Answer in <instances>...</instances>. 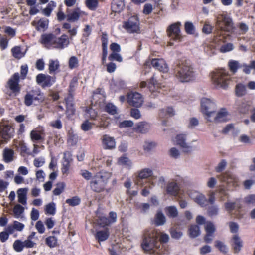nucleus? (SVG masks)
Returning <instances> with one entry per match:
<instances>
[{"label": "nucleus", "instance_id": "nucleus-1", "mask_svg": "<svg viewBox=\"0 0 255 255\" xmlns=\"http://www.w3.org/2000/svg\"><path fill=\"white\" fill-rule=\"evenodd\" d=\"M175 78L181 82H188L193 80L196 73L192 66L186 61H179L174 68Z\"/></svg>", "mask_w": 255, "mask_h": 255}, {"label": "nucleus", "instance_id": "nucleus-2", "mask_svg": "<svg viewBox=\"0 0 255 255\" xmlns=\"http://www.w3.org/2000/svg\"><path fill=\"white\" fill-rule=\"evenodd\" d=\"M111 175V173L104 171L97 173L90 182L91 189L98 193L104 191Z\"/></svg>", "mask_w": 255, "mask_h": 255}, {"label": "nucleus", "instance_id": "nucleus-3", "mask_svg": "<svg viewBox=\"0 0 255 255\" xmlns=\"http://www.w3.org/2000/svg\"><path fill=\"white\" fill-rule=\"evenodd\" d=\"M213 84L217 88L226 89L230 81V76L224 69L217 70L211 73Z\"/></svg>", "mask_w": 255, "mask_h": 255}, {"label": "nucleus", "instance_id": "nucleus-4", "mask_svg": "<svg viewBox=\"0 0 255 255\" xmlns=\"http://www.w3.org/2000/svg\"><path fill=\"white\" fill-rule=\"evenodd\" d=\"M216 26L219 29L217 36H220L223 31L230 32L233 29L232 19L227 15L220 14L216 16Z\"/></svg>", "mask_w": 255, "mask_h": 255}, {"label": "nucleus", "instance_id": "nucleus-5", "mask_svg": "<svg viewBox=\"0 0 255 255\" xmlns=\"http://www.w3.org/2000/svg\"><path fill=\"white\" fill-rule=\"evenodd\" d=\"M157 238L158 232L157 231H152L145 233L144 238L141 244L143 250L145 252L150 254H153L154 252L153 251L154 248L157 247Z\"/></svg>", "mask_w": 255, "mask_h": 255}, {"label": "nucleus", "instance_id": "nucleus-6", "mask_svg": "<svg viewBox=\"0 0 255 255\" xmlns=\"http://www.w3.org/2000/svg\"><path fill=\"white\" fill-rule=\"evenodd\" d=\"M181 26L180 22H176L168 26L166 29V33L171 40L179 42L182 41L183 37L181 34Z\"/></svg>", "mask_w": 255, "mask_h": 255}, {"label": "nucleus", "instance_id": "nucleus-7", "mask_svg": "<svg viewBox=\"0 0 255 255\" xmlns=\"http://www.w3.org/2000/svg\"><path fill=\"white\" fill-rule=\"evenodd\" d=\"M173 141L174 144L178 145L184 152H191L194 149L191 143L187 142V135L186 134L177 135Z\"/></svg>", "mask_w": 255, "mask_h": 255}, {"label": "nucleus", "instance_id": "nucleus-8", "mask_svg": "<svg viewBox=\"0 0 255 255\" xmlns=\"http://www.w3.org/2000/svg\"><path fill=\"white\" fill-rule=\"evenodd\" d=\"M215 103L211 99L203 98L201 100V110L204 114L205 119L207 121L208 115L213 114L216 109Z\"/></svg>", "mask_w": 255, "mask_h": 255}, {"label": "nucleus", "instance_id": "nucleus-9", "mask_svg": "<svg viewBox=\"0 0 255 255\" xmlns=\"http://www.w3.org/2000/svg\"><path fill=\"white\" fill-rule=\"evenodd\" d=\"M229 120V115L227 110L222 108L217 113L215 111L211 116L208 115L207 121L211 123H218L227 121Z\"/></svg>", "mask_w": 255, "mask_h": 255}, {"label": "nucleus", "instance_id": "nucleus-10", "mask_svg": "<svg viewBox=\"0 0 255 255\" xmlns=\"http://www.w3.org/2000/svg\"><path fill=\"white\" fill-rule=\"evenodd\" d=\"M153 174V170L149 168H144L138 171L134 179L135 184L142 187L144 185L143 179H149Z\"/></svg>", "mask_w": 255, "mask_h": 255}, {"label": "nucleus", "instance_id": "nucleus-11", "mask_svg": "<svg viewBox=\"0 0 255 255\" xmlns=\"http://www.w3.org/2000/svg\"><path fill=\"white\" fill-rule=\"evenodd\" d=\"M44 97L39 89L32 90L27 93L24 97V103L27 106H31L34 101L42 102Z\"/></svg>", "mask_w": 255, "mask_h": 255}, {"label": "nucleus", "instance_id": "nucleus-12", "mask_svg": "<svg viewBox=\"0 0 255 255\" xmlns=\"http://www.w3.org/2000/svg\"><path fill=\"white\" fill-rule=\"evenodd\" d=\"M123 27L129 33H137L139 30V22L136 16L130 17L123 23Z\"/></svg>", "mask_w": 255, "mask_h": 255}, {"label": "nucleus", "instance_id": "nucleus-13", "mask_svg": "<svg viewBox=\"0 0 255 255\" xmlns=\"http://www.w3.org/2000/svg\"><path fill=\"white\" fill-rule=\"evenodd\" d=\"M14 128L9 125H4L0 128V142H7L14 134Z\"/></svg>", "mask_w": 255, "mask_h": 255}, {"label": "nucleus", "instance_id": "nucleus-14", "mask_svg": "<svg viewBox=\"0 0 255 255\" xmlns=\"http://www.w3.org/2000/svg\"><path fill=\"white\" fill-rule=\"evenodd\" d=\"M221 181L225 182L227 184L233 186H238L239 184V179L238 177L230 172H226L218 176Z\"/></svg>", "mask_w": 255, "mask_h": 255}, {"label": "nucleus", "instance_id": "nucleus-15", "mask_svg": "<svg viewBox=\"0 0 255 255\" xmlns=\"http://www.w3.org/2000/svg\"><path fill=\"white\" fill-rule=\"evenodd\" d=\"M36 81L43 87H50L55 83V77L40 73L36 76Z\"/></svg>", "mask_w": 255, "mask_h": 255}, {"label": "nucleus", "instance_id": "nucleus-16", "mask_svg": "<svg viewBox=\"0 0 255 255\" xmlns=\"http://www.w3.org/2000/svg\"><path fill=\"white\" fill-rule=\"evenodd\" d=\"M19 75L18 73H15L8 80L7 85L8 88L15 96L19 93L20 87L19 84Z\"/></svg>", "mask_w": 255, "mask_h": 255}, {"label": "nucleus", "instance_id": "nucleus-17", "mask_svg": "<svg viewBox=\"0 0 255 255\" xmlns=\"http://www.w3.org/2000/svg\"><path fill=\"white\" fill-rule=\"evenodd\" d=\"M127 100L129 105L136 107H140L143 103V99L141 95L137 92L129 93Z\"/></svg>", "mask_w": 255, "mask_h": 255}, {"label": "nucleus", "instance_id": "nucleus-18", "mask_svg": "<svg viewBox=\"0 0 255 255\" xmlns=\"http://www.w3.org/2000/svg\"><path fill=\"white\" fill-rule=\"evenodd\" d=\"M187 194L189 197L201 206L206 205L207 199L205 195L196 190H189Z\"/></svg>", "mask_w": 255, "mask_h": 255}, {"label": "nucleus", "instance_id": "nucleus-19", "mask_svg": "<svg viewBox=\"0 0 255 255\" xmlns=\"http://www.w3.org/2000/svg\"><path fill=\"white\" fill-rule=\"evenodd\" d=\"M180 188L178 183L175 181H169L166 187V193L173 196H178L179 198H182L180 195Z\"/></svg>", "mask_w": 255, "mask_h": 255}, {"label": "nucleus", "instance_id": "nucleus-20", "mask_svg": "<svg viewBox=\"0 0 255 255\" xmlns=\"http://www.w3.org/2000/svg\"><path fill=\"white\" fill-rule=\"evenodd\" d=\"M69 38L68 36L66 34H63L59 38H56L55 37L53 48L63 49L67 47L69 44Z\"/></svg>", "mask_w": 255, "mask_h": 255}, {"label": "nucleus", "instance_id": "nucleus-21", "mask_svg": "<svg viewBox=\"0 0 255 255\" xmlns=\"http://www.w3.org/2000/svg\"><path fill=\"white\" fill-rule=\"evenodd\" d=\"M31 24L38 31H45L48 27L49 20L47 19L42 18L39 19H35L33 20Z\"/></svg>", "mask_w": 255, "mask_h": 255}, {"label": "nucleus", "instance_id": "nucleus-22", "mask_svg": "<svg viewBox=\"0 0 255 255\" xmlns=\"http://www.w3.org/2000/svg\"><path fill=\"white\" fill-rule=\"evenodd\" d=\"M151 64L153 67L163 73H166L169 70L167 63L163 59H153Z\"/></svg>", "mask_w": 255, "mask_h": 255}, {"label": "nucleus", "instance_id": "nucleus-23", "mask_svg": "<svg viewBox=\"0 0 255 255\" xmlns=\"http://www.w3.org/2000/svg\"><path fill=\"white\" fill-rule=\"evenodd\" d=\"M30 137L32 142L43 141L44 139L45 132L43 128H36L30 133Z\"/></svg>", "mask_w": 255, "mask_h": 255}, {"label": "nucleus", "instance_id": "nucleus-24", "mask_svg": "<svg viewBox=\"0 0 255 255\" xmlns=\"http://www.w3.org/2000/svg\"><path fill=\"white\" fill-rule=\"evenodd\" d=\"M55 36L52 34H44L41 35L40 43L47 48H53Z\"/></svg>", "mask_w": 255, "mask_h": 255}, {"label": "nucleus", "instance_id": "nucleus-25", "mask_svg": "<svg viewBox=\"0 0 255 255\" xmlns=\"http://www.w3.org/2000/svg\"><path fill=\"white\" fill-rule=\"evenodd\" d=\"M103 148L106 149H112L116 147V142L114 137L109 135H104L102 137Z\"/></svg>", "mask_w": 255, "mask_h": 255}, {"label": "nucleus", "instance_id": "nucleus-26", "mask_svg": "<svg viewBox=\"0 0 255 255\" xmlns=\"http://www.w3.org/2000/svg\"><path fill=\"white\" fill-rule=\"evenodd\" d=\"M87 13L84 11H81L79 8L75 9L71 13L66 15V18L68 21L75 22L77 21L79 17L84 15H86Z\"/></svg>", "mask_w": 255, "mask_h": 255}, {"label": "nucleus", "instance_id": "nucleus-27", "mask_svg": "<svg viewBox=\"0 0 255 255\" xmlns=\"http://www.w3.org/2000/svg\"><path fill=\"white\" fill-rule=\"evenodd\" d=\"M28 191L27 188H19L17 191L18 201L22 205L27 204V194Z\"/></svg>", "mask_w": 255, "mask_h": 255}, {"label": "nucleus", "instance_id": "nucleus-28", "mask_svg": "<svg viewBox=\"0 0 255 255\" xmlns=\"http://www.w3.org/2000/svg\"><path fill=\"white\" fill-rule=\"evenodd\" d=\"M232 246L235 253H239L243 247V242L238 235H234L232 239Z\"/></svg>", "mask_w": 255, "mask_h": 255}, {"label": "nucleus", "instance_id": "nucleus-29", "mask_svg": "<svg viewBox=\"0 0 255 255\" xmlns=\"http://www.w3.org/2000/svg\"><path fill=\"white\" fill-rule=\"evenodd\" d=\"M49 73L50 74L57 73L60 68L59 61L57 59H51L49 60L48 64Z\"/></svg>", "mask_w": 255, "mask_h": 255}, {"label": "nucleus", "instance_id": "nucleus-30", "mask_svg": "<svg viewBox=\"0 0 255 255\" xmlns=\"http://www.w3.org/2000/svg\"><path fill=\"white\" fill-rule=\"evenodd\" d=\"M124 7V0H113L112 3L111 9L113 12L119 13L123 10Z\"/></svg>", "mask_w": 255, "mask_h": 255}, {"label": "nucleus", "instance_id": "nucleus-31", "mask_svg": "<svg viewBox=\"0 0 255 255\" xmlns=\"http://www.w3.org/2000/svg\"><path fill=\"white\" fill-rule=\"evenodd\" d=\"M14 155V152L11 149L5 148L3 151V160L6 163H9L13 161Z\"/></svg>", "mask_w": 255, "mask_h": 255}, {"label": "nucleus", "instance_id": "nucleus-32", "mask_svg": "<svg viewBox=\"0 0 255 255\" xmlns=\"http://www.w3.org/2000/svg\"><path fill=\"white\" fill-rule=\"evenodd\" d=\"M150 128V125L148 123L142 122L137 124L135 130L141 133H147Z\"/></svg>", "mask_w": 255, "mask_h": 255}, {"label": "nucleus", "instance_id": "nucleus-33", "mask_svg": "<svg viewBox=\"0 0 255 255\" xmlns=\"http://www.w3.org/2000/svg\"><path fill=\"white\" fill-rule=\"evenodd\" d=\"M160 87V84L157 81L155 77L153 75L150 80L148 84V88L150 92H154L158 90Z\"/></svg>", "mask_w": 255, "mask_h": 255}, {"label": "nucleus", "instance_id": "nucleus-34", "mask_svg": "<svg viewBox=\"0 0 255 255\" xmlns=\"http://www.w3.org/2000/svg\"><path fill=\"white\" fill-rule=\"evenodd\" d=\"M118 164L124 166L128 169H131L132 167V161L126 156H122L119 158Z\"/></svg>", "mask_w": 255, "mask_h": 255}, {"label": "nucleus", "instance_id": "nucleus-35", "mask_svg": "<svg viewBox=\"0 0 255 255\" xmlns=\"http://www.w3.org/2000/svg\"><path fill=\"white\" fill-rule=\"evenodd\" d=\"M154 222L157 226H161L165 224L166 222V217L162 212L158 211L156 213Z\"/></svg>", "mask_w": 255, "mask_h": 255}, {"label": "nucleus", "instance_id": "nucleus-36", "mask_svg": "<svg viewBox=\"0 0 255 255\" xmlns=\"http://www.w3.org/2000/svg\"><path fill=\"white\" fill-rule=\"evenodd\" d=\"M109 236V233L107 229L103 231H98L96 235L95 238L98 241L102 242L106 240Z\"/></svg>", "mask_w": 255, "mask_h": 255}, {"label": "nucleus", "instance_id": "nucleus-37", "mask_svg": "<svg viewBox=\"0 0 255 255\" xmlns=\"http://www.w3.org/2000/svg\"><path fill=\"white\" fill-rule=\"evenodd\" d=\"M165 212L168 217L173 218L176 217L178 214V210L174 206L167 207L165 208Z\"/></svg>", "mask_w": 255, "mask_h": 255}, {"label": "nucleus", "instance_id": "nucleus-38", "mask_svg": "<svg viewBox=\"0 0 255 255\" xmlns=\"http://www.w3.org/2000/svg\"><path fill=\"white\" fill-rule=\"evenodd\" d=\"M241 65L238 61L236 60H231L228 62L229 69L233 73H235L237 70L241 68Z\"/></svg>", "mask_w": 255, "mask_h": 255}, {"label": "nucleus", "instance_id": "nucleus-39", "mask_svg": "<svg viewBox=\"0 0 255 255\" xmlns=\"http://www.w3.org/2000/svg\"><path fill=\"white\" fill-rule=\"evenodd\" d=\"M45 212L47 215H54L56 213V204L54 202H51L46 205Z\"/></svg>", "mask_w": 255, "mask_h": 255}, {"label": "nucleus", "instance_id": "nucleus-40", "mask_svg": "<svg viewBox=\"0 0 255 255\" xmlns=\"http://www.w3.org/2000/svg\"><path fill=\"white\" fill-rule=\"evenodd\" d=\"M236 93L239 97L245 95L247 93L245 85L241 83L238 84L236 86Z\"/></svg>", "mask_w": 255, "mask_h": 255}, {"label": "nucleus", "instance_id": "nucleus-41", "mask_svg": "<svg viewBox=\"0 0 255 255\" xmlns=\"http://www.w3.org/2000/svg\"><path fill=\"white\" fill-rule=\"evenodd\" d=\"M189 235L192 238H195L200 235L199 227L197 225H191L189 229Z\"/></svg>", "mask_w": 255, "mask_h": 255}, {"label": "nucleus", "instance_id": "nucleus-42", "mask_svg": "<svg viewBox=\"0 0 255 255\" xmlns=\"http://www.w3.org/2000/svg\"><path fill=\"white\" fill-rule=\"evenodd\" d=\"M105 111L109 114L114 115L117 113L118 108L113 103H108L106 104L105 107Z\"/></svg>", "mask_w": 255, "mask_h": 255}, {"label": "nucleus", "instance_id": "nucleus-43", "mask_svg": "<svg viewBox=\"0 0 255 255\" xmlns=\"http://www.w3.org/2000/svg\"><path fill=\"white\" fill-rule=\"evenodd\" d=\"M65 186V183L63 182L58 183L56 188L53 191V194L56 196L59 195L64 191Z\"/></svg>", "mask_w": 255, "mask_h": 255}, {"label": "nucleus", "instance_id": "nucleus-44", "mask_svg": "<svg viewBox=\"0 0 255 255\" xmlns=\"http://www.w3.org/2000/svg\"><path fill=\"white\" fill-rule=\"evenodd\" d=\"M24 208L20 204H16L14 206L13 212L15 217L18 218L20 217L21 215L23 213Z\"/></svg>", "mask_w": 255, "mask_h": 255}, {"label": "nucleus", "instance_id": "nucleus-45", "mask_svg": "<svg viewBox=\"0 0 255 255\" xmlns=\"http://www.w3.org/2000/svg\"><path fill=\"white\" fill-rule=\"evenodd\" d=\"M86 6L91 10H95L98 7V0H86Z\"/></svg>", "mask_w": 255, "mask_h": 255}, {"label": "nucleus", "instance_id": "nucleus-46", "mask_svg": "<svg viewBox=\"0 0 255 255\" xmlns=\"http://www.w3.org/2000/svg\"><path fill=\"white\" fill-rule=\"evenodd\" d=\"M65 156L66 154H64V161L63 162L61 170L63 174L67 175L69 173L70 162L68 159H66Z\"/></svg>", "mask_w": 255, "mask_h": 255}, {"label": "nucleus", "instance_id": "nucleus-47", "mask_svg": "<svg viewBox=\"0 0 255 255\" xmlns=\"http://www.w3.org/2000/svg\"><path fill=\"white\" fill-rule=\"evenodd\" d=\"M69 67L71 69H73L78 67L79 60L76 56H72L69 60Z\"/></svg>", "mask_w": 255, "mask_h": 255}, {"label": "nucleus", "instance_id": "nucleus-48", "mask_svg": "<svg viewBox=\"0 0 255 255\" xmlns=\"http://www.w3.org/2000/svg\"><path fill=\"white\" fill-rule=\"evenodd\" d=\"M57 243V239L55 236H49L46 239V244L50 248L55 247Z\"/></svg>", "mask_w": 255, "mask_h": 255}, {"label": "nucleus", "instance_id": "nucleus-49", "mask_svg": "<svg viewBox=\"0 0 255 255\" xmlns=\"http://www.w3.org/2000/svg\"><path fill=\"white\" fill-rule=\"evenodd\" d=\"M22 244V243L21 240L19 239L15 240L12 245L13 250L16 252H22L23 250Z\"/></svg>", "mask_w": 255, "mask_h": 255}, {"label": "nucleus", "instance_id": "nucleus-50", "mask_svg": "<svg viewBox=\"0 0 255 255\" xmlns=\"http://www.w3.org/2000/svg\"><path fill=\"white\" fill-rule=\"evenodd\" d=\"M81 202L80 199L78 196H74L70 199H67L66 202L70 206H75L78 205Z\"/></svg>", "mask_w": 255, "mask_h": 255}, {"label": "nucleus", "instance_id": "nucleus-51", "mask_svg": "<svg viewBox=\"0 0 255 255\" xmlns=\"http://www.w3.org/2000/svg\"><path fill=\"white\" fill-rule=\"evenodd\" d=\"M185 30L188 34H193L195 31V27L192 23L186 22L185 23Z\"/></svg>", "mask_w": 255, "mask_h": 255}, {"label": "nucleus", "instance_id": "nucleus-52", "mask_svg": "<svg viewBox=\"0 0 255 255\" xmlns=\"http://www.w3.org/2000/svg\"><path fill=\"white\" fill-rule=\"evenodd\" d=\"M244 202L247 204L255 206V195H247L244 198Z\"/></svg>", "mask_w": 255, "mask_h": 255}, {"label": "nucleus", "instance_id": "nucleus-53", "mask_svg": "<svg viewBox=\"0 0 255 255\" xmlns=\"http://www.w3.org/2000/svg\"><path fill=\"white\" fill-rule=\"evenodd\" d=\"M233 49V44L229 43L221 46L220 48V51L222 53H226L232 51Z\"/></svg>", "mask_w": 255, "mask_h": 255}, {"label": "nucleus", "instance_id": "nucleus-54", "mask_svg": "<svg viewBox=\"0 0 255 255\" xmlns=\"http://www.w3.org/2000/svg\"><path fill=\"white\" fill-rule=\"evenodd\" d=\"M108 59L110 61L116 60L119 62L123 61V58L121 55L118 53V52H112L109 55Z\"/></svg>", "mask_w": 255, "mask_h": 255}, {"label": "nucleus", "instance_id": "nucleus-55", "mask_svg": "<svg viewBox=\"0 0 255 255\" xmlns=\"http://www.w3.org/2000/svg\"><path fill=\"white\" fill-rule=\"evenodd\" d=\"M16 147L22 153H26L27 152L28 148L26 145V144L23 141L18 142L16 144Z\"/></svg>", "mask_w": 255, "mask_h": 255}, {"label": "nucleus", "instance_id": "nucleus-56", "mask_svg": "<svg viewBox=\"0 0 255 255\" xmlns=\"http://www.w3.org/2000/svg\"><path fill=\"white\" fill-rule=\"evenodd\" d=\"M205 228L206 233L213 234L215 231V226L211 222H207L206 223Z\"/></svg>", "mask_w": 255, "mask_h": 255}, {"label": "nucleus", "instance_id": "nucleus-57", "mask_svg": "<svg viewBox=\"0 0 255 255\" xmlns=\"http://www.w3.org/2000/svg\"><path fill=\"white\" fill-rule=\"evenodd\" d=\"M93 124L92 123L90 122L88 120H86L84 122H83L81 125V128L84 131H87L90 130L93 126Z\"/></svg>", "mask_w": 255, "mask_h": 255}, {"label": "nucleus", "instance_id": "nucleus-58", "mask_svg": "<svg viewBox=\"0 0 255 255\" xmlns=\"http://www.w3.org/2000/svg\"><path fill=\"white\" fill-rule=\"evenodd\" d=\"M12 52L14 57L17 58H20L23 57V54L21 51L20 47H15L12 49Z\"/></svg>", "mask_w": 255, "mask_h": 255}, {"label": "nucleus", "instance_id": "nucleus-59", "mask_svg": "<svg viewBox=\"0 0 255 255\" xmlns=\"http://www.w3.org/2000/svg\"><path fill=\"white\" fill-rule=\"evenodd\" d=\"M156 146V144L153 142L147 141L143 145V149L146 151H150Z\"/></svg>", "mask_w": 255, "mask_h": 255}, {"label": "nucleus", "instance_id": "nucleus-60", "mask_svg": "<svg viewBox=\"0 0 255 255\" xmlns=\"http://www.w3.org/2000/svg\"><path fill=\"white\" fill-rule=\"evenodd\" d=\"M78 140V137L76 134H74L72 133H69L68 141L71 145L75 144Z\"/></svg>", "mask_w": 255, "mask_h": 255}, {"label": "nucleus", "instance_id": "nucleus-61", "mask_svg": "<svg viewBox=\"0 0 255 255\" xmlns=\"http://www.w3.org/2000/svg\"><path fill=\"white\" fill-rule=\"evenodd\" d=\"M169 152L170 156L175 159L178 158L180 155L179 150L175 147L171 148Z\"/></svg>", "mask_w": 255, "mask_h": 255}, {"label": "nucleus", "instance_id": "nucleus-62", "mask_svg": "<svg viewBox=\"0 0 255 255\" xmlns=\"http://www.w3.org/2000/svg\"><path fill=\"white\" fill-rule=\"evenodd\" d=\"M227 165V162L225 160H222L219 163L218 165L215 168V170L217 172H222L226 167Z\"/></svg>", "mask_w": 255, "mask_h": 255}, {"label": "nucleus", "instance_id": "nucleus-63", "mask_svg": "<svg viewBox=\"0 0 255 255\" xmlns=\"http://www.w3.org/2000/svg\"><path fill=\"white\" fill-rule=\"evenodd\" d=\"M133 125V122L131 120H125L119 124L120 128H125L127 127H131Z\"/></svg>", "mask_w": 255, "mask_h": 255}, {"label": "nucleus", "instance_id": "nucleus-64", "mask_svg": "<svg viewBox=\"0 0 255 255\" xmlns=\"http://www.w3.org/2000/svg\"><path fill=\"white\" fill-rule=\"evenodd\" d=\"M236 207L235 202H227L225 204V209L229 213L234 210Z\"/></svg>", "mask_w": 255, "mask_h": 255}]
</instances>
